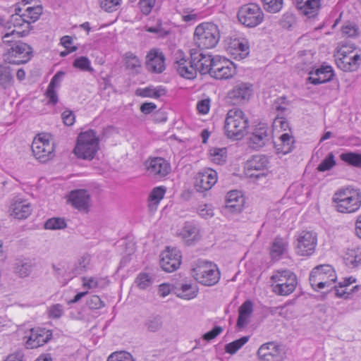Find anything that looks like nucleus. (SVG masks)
Returning a JSON list of instances; mask_svg holds the SVG:
<instances>
[{"instance_id":"16","label":"nucleus","mask_w":361,"mask_h":361,"mask_svg":"<svg viewBox=\"0 0 361 361\" xmlns=\"http://www.w3.org/2000/svg\"><path fill=\"white\" fill-rule=\"evenodd\" d=\"M200 226L195 221H186L180 229L177 231V235L187 245H194L202 238Z\"/></svg>"},{"instance_id":"24","label":"nucleus","mask_w":361,"mask_h":361,"mask_svg":"<svg viewBox=\"0 0 361 361\" xmlns=\"http://www.w3.org/2000/svg\"><path fill=\"white\" fill-rule=\"evenodd\" d=\"M253 93L252 85L249 82L237 83L228 93V97L236 103L248 101Z\"/></svg>"},{"instance_id":"37","label":"nucleus","mask_w":361,"mask_h":361,"mask_svg":"<svg viewBox=\"0 0 361 361\" xmlns=\"http://www.w3.org/2000/svg\"><path fill=\"white\" fill-rule=\"evenodd\" d=\"M109 283L106 278L102 277H83L82 286L87 289L104 288Z\"/></svg>"},{"instance_id":"54","label":"nucleus","mask_w":361,"mask_h":361,"mask_svg":"<svg viewBox=\"0 0 361 361\" xmlns=\"http://www.w3.org/2000/svg\"><path fill=\"white\" fill-rule=\"evenodd\" d=\"M336 165L334 155L332 152L328 154L324 159L317 166V170L320 172H324L330 170Z\"/></svg>"},{"instance_id":"59","label":"nucleus","mask_w":361,"mask_h":361,"mask_svg":"<svg viewBox=\"0 0 361 361\" xmlns=\"http://www.w3.org/2000/svg\"><path fill=\"white\" fill-rule=\"evenodd\" d=\"M165 94V90L163 88H156V89H150L145 88L142 91V94H141L142 97H149L158 98Z\"/></svg>"},{"instance_id":"60","label":"nucleus","mask_w":361,"mask_h":361,"mask_svg":"<svg viewBox=\"0 0 361 361\" xmlns=\"http://www.w3.org/2000/svg\"><path fill=\"white\" fill-rule=\"evenodd\" d=\"M156 0H140L139 6L144 15H148L154 6Z\"/></svg>"},{"instance_id":"25","label":"nucleus","mask_w":361,"mask_h":361,"mask_svg":"<svg viewBox=\"0 0 361 361\" xmlns=\"http://www.w3.org/2000/svg\"><path fill=\"white\" fill-rule=\"evenodd\" d=\"M11 215L18 219H27L32 212V207L30 202L20 198H15L9 209Z\"/></svg>"},{"instance_id":"63","label":"nucleus","mask_w":361,"mask_h":361,"mask_svg":"<svg viewBox=\"0 0 361 361\" xmlns=\"http://www.w3.org/2000/svg\"><path fill=\"white\" fill-rule=\"evenodd\" d=\"M45 95L48 99V104L54 106L58 102V95L55 91V87L48 86Z\"/></svg>"},{"instance_id":"41","label":"nucleus","mask_w":361,"mask_h":361,"mask_svg":"<svg viewBox=\"0 0 361 361\" xmlns=\"http://www.w3.org/2000/svg\"><path fill=\"white\" fill-rule=\"evenodd\" d=\"M144 324L148 331L157 332L162 328V317L159 315H151L145 321Z\"/></svg>"},{"instance_id":"19","label":"nucleus","mask_w":361,"mask_h":361,"mask_svg":"<svg viewBox=\"0 0 361 361\" xmlns=\"http://www.w3.org/2000/svg\"><path fill=\"white\" fill-rule=\"evenodd\" d=\"M259 361H281L283 352L281 345L274 342L262 344L257 350Z\"/></svg>"},{"instance_id":"2","label":"nucleus","mask_w":361,"mask_h":361,"mask_svg":"<svg viewBox=\"0 0 361 361\" xmlns=\"http://www.w3.org/2000/svg\"><path fill=\"white\" fill-rule=\"evenodd\" d=\"M333 202L338 212L355 213L361 207V190L350 185L341 188L334 194Z\"/></svg>"},{"instance_id":"12","label":"nucleus","mask_w":361,"mask_h":361,"mask_svg":"<svg viewBox=\"0 0 361 361\" xmlns=\"http://www.w3.org/2000/svg\"><path fill=\"white\" fill-rule=\"evenodd\" d=\"M317 237L315 233L302 231L295 240V252L300 256H310L315 250Z\"/></svg>"},{"instance_id":"64","label":"nucleus","mask_w":361,"mask_h":361,"mask_svg":"<svg viewBox=\"0 0 361 361\" xmlns=\"http://www.w3.org/2000/svg\"><path fill=\"white\" fill-rule=\"evenodd\" d=\"M16 272L21 277H25L31 272V266L28 263H23L15 267Z\"/></svg>"},{"instance_id":"57","label":"nucleus","mask_w":361,"mask_h":361,"mask_svg":"<svg viewBox=\"0 0 361 361\" xmlns=\"http://www.w3.org/2000/svg\"><path fill=\"white\" fill-rule=\"evenodd\" d=\"M355 50V46L353 44H343L338 50L337 58L348 57Z\"/></svg>"},{"instance_id":"29","label":"nucleus","mask_w":361,"mask_h":361,"mask_svg":"<svg viewBox=\"0 0 361 361\" xmlns=\"http://www.w3.org/2000/svg\"><path fill=\"white\" fill-rule=\"evenodd\" d=\"M336 64L343 71H355L361 64V55L358 53L345 58H337Z\"/></svg>"},{"instance_id":"15","label":"nucleus","mask_w":361,"mask_h":361,"mask_svg":"<svg viewBox=\"0 0 361 361\" xmlns=\"http://www.w3.org/2000/svg\"><path fill=\"white\" fill-rule=\"evenodd\" d=\"M181 257L180 252L178 249L166 247L160 255V266L166 272H172L180 267Z\"/></svg>"},{"instance_id":"13","label":"nucleus","mask_w":361,"mask_h":361,"mask_svg":"<svg viewBox=\"0 0 361 361\" xmlns=\"http://www.w3.org/2000/svg\"><path fill=\"white\" fill-rule=\"evenodd\" d=\"M174 68L178 73L186 79H194L197 76V67L192 61V57L187 58L182 51L176 54Z\"/></svg>"},{"instance_id":"23","label":"nucleus","mask_w":361,"mask_h":361,"mask_svg":"<svg viewBox=\"0 0 361 361\" xmlns=\"http://www.w3.org/2000/svg\"><path fill=\"white\" fill-rule=\"evenodd\" d=\"M164 61L165 58L162 52L157 49H152L146 56V68L149 72L161 73L165 70Z\"/></svg>"},{"instance_id":"31","label":"nucleus","mask_w":361,"mask_h":361,"mask_svg":"<svg viewBox=\"0 0 361 361\" xmlns=\"http://www.w3.org/2000/svg\"><path fill=\"white\" fill-rule=\"evenodd\" d=\"M297 7L308 18H313L317 15L320 7L319 0H296Z\"/></svg>"},{"instance_id":"48","label":"nucleus","mask_w":361,"mask_h":361,"mask_svg":"<svg viewBox=\"0 0 361 361\" xmlns=\"http://www.w3.org/2000/svg\"><path fill=\"white\" fill-rule=\"evenodd\" d=\"M344 262L348 267H357L361 263V252L358 250H349L344 257Z\"/></svg>"},{"instance_id":"26","label":"nucleus","mask_w":361,"mask_h":361,"mask_svg":"<svg viewBox=\"0 0 361 361\" xmlns=\"http://www.w3.org/2000/svg\"><path fill=\"white\" fill-rule=\"evenodd\" d=\"M173 292L180 298L190 300L197 297L198 288L191 283L180 282L173 286Z\"/></svg>"},{"instance_id":"27","label":"nucleus","mask_w":361,"mask_h":361,"mask_svg":"<svg viewBox=\"0 0 361 361\" xmlns=\"http://www.w3.org/2000/svg\"><path fill=\"white\" fill-rule=\"evenodd\" d=\"M308 80L313 85H319L330 81L333 76V69L329 66H322L310 73Z\"/></svg>"},{"instance_id":"5","label":"nucleus","mask_w":361,"mask_h":361,"mask_svg":"<svg viewBox=\"0 0 361 361\" xmlns=\"http://www.w3.org/2000/svg\"><path fill=\"white\" fill-rule=\"evenodd\" d=\"M220 39V30L213 23H202L198 25L194 32L195 44L200 49H212Z\"/></svg>"},{"instance_id":"1","label":"nucleus","mask_w":361,"mask_h":361,"mask_svg":"<svg viewBox=\"0 0 361 361\" xmlns=\"http://www.w3.org/2000/svg\"><path fill=\"white\" fill-rule=\"evenodd\" d=\"M25 32V31L21 32L13 30L11 32L3 35L2 40L4 43L8 44L10 47L4 54L6 62L19 65L25 63L30 60L32 53L31 47L21 41H14L13 39L14 36L19 38L23 36L22 33Z\"/></svg>"},{"instance_id":"14","label":"nucleus","mask_w":361,"mask_h":361,"mask_svg":"<svg viewBox=\"0 0 361 361\" xmlns=\"http://www.w3.org/2000/svg\"><path fill=\"white\" fill-rule=\"evenodd\" d=\"M190 54L197 72L202 74L210 73L217 60V56H214L209 53L195 49L190 50Z\"/></svg>"},{"instance_id":"33","label":"nucleus","mask_w":361,"mask_h":361,"mask_svg":"<svg viewBox=\"0 0 361 361\" xmlns=\"http://www.w3.org/2000/svg\"><path fill=\"white\" fill-rule=\"evenodd\" d=\"M14 82L13 70L6 63L0 65V86L4 89L11 87Z\"/></svg>"},{"instance_id":"39","label":"nucleus","mask_w":361,"mask_h":361,"mask_svg":"<svg viewBox=\"0 0 361 361\" xmlns=\"http://www.w3.org/2000/svg\"><path fill=\"white\" fill-rule=\"evenodd\" d=\"M209 158L216 164H223L227 159V149L226 147H212L209 151Z\"/></svg>"},{"instance_id":"20","label":"nucleus","mask_w":361,"mask_h":361,"mask_svg":"<svg viewBox=\"0 0 361 361\" xmlns=\"http://www.w3.org/2000/svg\"><path fill=\"white\" fill-rule=\"evenodd\" d=\"M217 181V173L212 169H204L195 176V188L197 191L203 192L210 190Z\"/></svg>"},{"instance_id":"45","label":"nucleus","mask_w":361,"mask_h":361,"mask_svg":"<svg viewBox=\"0 0 361 361\" xmlns=\"http://www.w3.org/2000/svg\"><path fill=\"white\" fill-rule=\"evenodd\" d=\"M125 64L127 69L134 73H138L141 68V61L139 58L131 52L125 54Z\"/></svg>"},{"instance_id":"50","label":"nucleus","mask_w":361,"mask_h":361,"mask_svg":"<svg viewBox=\"0 0 361 361\" xmlns=\"http://www.w3.org/2000/svg\"><path fill=\"white\" fill-rule=\"evenodd\" d=\"M66 227V223L65 219L60 217L49 219L44 224V228L49 230L63 229Z\"/></svg>"},{"instance_id":"32","label":"nucleus","mask_w":361,"mask_h":361,"mask_svg":"<svg viewBox=\"0 0 361 361\" xmlns=\"http://www.w3.org/2000/svg\"><path fill=\"white\" fill-rule=\"evenodd\" d=\"M252 312V303L247 300L243 303L239 308V314L237 321V326L239 328L245 327L249 322V317Z\"/></svg>"},{"instance_id":"10","label":"nucleus","mask_w":361,"mask_h":361,"mask_svg":"<svg viewBox=\"0 0 361 361\" xmlns=\"http://www.w3.org/2000/svg\"><path fill=\"white\" fill-rule=\"evenodd\" d=\"M239 22L245 27H255L264 20V13L256 4H247L242 6L238 11Z\"/></svg>"},{"instance_id":"46","label":"nucleus","mask_w":361,"mask_h":361,"mask_svg":"<svg viewBox=\"0 0 361 361\" xmlns=\"http://www.w3.org/2000/svg\"><path fill=\"white\" fill-rule=\"evenodd\" d=\"M90 262V257L89 255H85L82 256L71 269L72 275L77 276L85 271L87 269Z\"/></svg>"},{"instance_id":"17","label":"nucleus","mask_w":361,"mask_h":361,"mask_svg":"<svg viewBox=\"0 0 361 361\" xmlns=\"http://www.w3.org/2000/svg\"><path fill=\"white\" fill-rule=\"evenodd\" d=\"M235 66L232 61L217 56V60L209 74L216 79L226 80L235 74Z\"/></svg>"},{"instance_id":"49","label":"nucleus","mask_w":361,"mask_h":361,"mask_svg":"<svg viewBox=\"0 0 361 361\" xmlns=\"http://www.w3.org/2000/svg\"><path fill=\"white\" fill-rule=\"evenodd\" d=\"M73 66L82 71H87L90 73H92L94 71V68L91 66L90 59L86 56H80L76 58L73 61Z\"/></svg>"},{"instance_id":"56","label":"nucleus","mask_w":361,"mask_h":361,"mask_svg":"<svg viewBox=\"0 0 361 361\" xmlns=\"http://www.w3.org/2000/svg\"><path fill=\"white\" fill-rule=\"evenodd\" d=\"M63 307L61 304H54L47 309V315L50 319H59L63 314Z\"/></svg>"},{"instance_id":"62","label":"nucleus","mask_w":361,"mask_h":361,"mask_svg":"<svg viewBox=\"0 0 361 361\" xmlns=\"http://www.w3.org/2000/svg\"><path fill=\"white\" fill-rule=\"evenodd\" d=\"M87 305L90 308L95 310L100 309L104 305L103 301L96 295H93L88 298Z\"/></svg>"},{"instance_id":"53","label":"nucleus","mask_w":361,"mask_h":361,"mask_svg":"<svg viewBox=\"0 0 361 361\" xmlns=\"http://www.w3.org/2000/svg\"><path fill=\"white\" fill-rule=\"evenodd\" d=\"M153 282L152 278L147 273H140L135 279L136 286L142 290L149 287Z\"/></svg>"},{"instance_id":"4","label":"nucleus","mask_w":361,"mask_h":361,"mask_svg":"<svg viewBox=\"0 0 361 361\" xmlns=\"http://www.w3.org/2000/svg\"><path fill=\"white\" fill-rule=\"evenodd\" d=\"M99 140L94 130L82 132L78 137L73 152L79 159L92 160L99 150Z\"/></svg>"},{"instance_id":"36","label":"nucleus","mask_w":361,"mask_h":361,"mask_svg":"<svg viewBox=\"0 0 361 361\" xmlns=\"http://www.w3.org/2000/svg\"><path fill=\"white\" fill-rule=\"evenodd\" d=\"M269 164L268 158L265 155H255L247 162L249 170L264 171Z\"/></svg>"},{"instance_id":"30","label":"nucleus","mask_w":361,"mask_h":361,"mask_svg":"<svg viewBox=\"0 0 361 361\" xmlns=\"http://www.w3.org/2000/svg\"><path fill=\"white\" fill-rule=\"evenodd\" d=\"M288 241L287 238L276 237L270 248V256L272 259L279 260L288 252Z\"/></svg>"},{"instance_id":"34","label":"nucleus","mask_w":361,"mask_h":361,"mask_svg":"<svg viewBox=\"0 0 361 361\" xmlns=\"http://www.w3.org/2000/svg\"><path fill=\"white\" fill-rule=\"evenodd\" d=\"M165 193L166 188L164 186L156 187L151 191L148 197V207L150 211H155L157 209Z\"/></svg>"},{"instance_id":"28","label":"nucleus","mask_w":361,"mask_h":361,"mask_svg":"<svg viewBox=\"0 0 361 361\" xmlns=\"http://www.w3.org/2000/svg\"><path fill=\"white\" fill-rule=\"evenodd\" d=\"M244 198L240 192L233 190L228 192L226 199V209L232 213L242 211L244 205Z\"/></svg>"},{"instance_id":"55","label":"nucleus","mask_w":361,"mask_h":361,"mask_svg":"<svg viewBox=\"0 0 361 361\" xmlns=\"http://www.w3.org/2000/svg\"><path fill=\"white\" fill-rule=\"evenodd\" d=\"M107 361H135L133 355L126 351L115 352L107 358Z\"/></svg>"},{"instance_id":"58","label":"nucleus","mask_w":361,"mask_h":361,"mask_svg":"<svg viewBox=\"0 0 361 361\" xmlns=\"http://www.w3.org/2000/svg\"><path fill=\"white\" fill-rule=\"evenodd\" d=\"M197 212L201 217L206 219H210L214 215L213 207L209 204L200 205Z\"/></svg>"},{"instance_id":"11","label":"nucleus","mask_w":361,"mask_h":361,"mask_svg":"<svg viewBox=\"0 0 361 361\" xmlns=\"http://www.w3.org/2000/svg\"><path fill=\"white\" fill-rule=\"evenodd\" d=\"M273 142V130L264 123L257 124L248 138V145L254 149H259Z\"/></svg>"},{"instance_id":"7","label":"nucleus","mask_w":361,"mask_h":361,"mask_svg":"<svg viewBox=\"0 0 361 361\" xmlns=\"http://www.w3.org/2000/svg\"><path fill=\"white\" fill-rule=\"evenodd\" d=\"M192 277L200 283L212 286L220 279V271L215 264L198 260L191 270Z\"/></svg>"},{"instance_id":"21","label":"nucleus","mask_w":361,"mask_h":361,"mask_svg":"<svg viewBox=\"0 0 361 361\" xmlns=\"http://www.w3.org/2000/svg\"><path fill=\"white\" fill-rule=\"evenodd\" d=\"M52 337V332L44 328H34L30 330L25 345L27 348H36L47 343Z\"/></svg>"},{"instance_id":"51","label":"nucleus","mask_w":361,"mask_h":361,"mask_svg":"<svg viewBox=\"0 0 361 361\" xmlns=\"http://www.w3.org/2000/svg\"><path fill=\"white\" fill-rule=\"evenodd\" d=\"M54 273L58 278L71 277V269L66 263L53 264Z\"/></svg>"},{"instance_id":"61","label":"nucleus","mask_w":361,"mask_h":361,"mask_svg":"<svg viewBox=\"0 0 361 361\" xmlns=\"http://www.w3.org/2000/svg\"><path fill=\"white\" fill-rule=\"evenodd\" d=\"M342 35L345 37H355L357 35L358 30L355 25L348 23L344 25L341 28Z\"/></svg>"},{"instance_id":"22","label":"nucleus","mask_w":361,"mask_h":361,"mask_svg":"<svg viewBox=\"0 0 361 361\" xmlns=\"http://www.w3.org/2000/svg\"><path fill=\"white\" fill-rule=\"evenodd\" d=\"M68 202L78 210L87 212L90 207V195L86 190H75L69 193Z\"/></svg>"},{"instance_id":"43","label":"nucleus","mask_w":361,"mask_h":361,"mask_svg":"<svg viewBox=\"0 0 361 361\" xmlns=\"http://www.w3.org/2000/svg\"><path fill=\"white\" fill-rule=\"evenodd\" d=\"M355 281L356 279L353 276H349L343 279L342 281L338 282V286L335 285L334 286L336 296L338 298H342L346 297V294L349 295V293L346 291L347 287Z\"/></svg>"},{"instance_id":"18","label":"nucleus","mask_w":361,"mask_h":361,"mask_svg":"<svg viewBox=\"0 0 361 361\" xmlns=\"http://www.w3.org/2000/svg\"><path fill=\"white\" fill-rule=\"evenodd\" d=\"M147 172L149 176L160 179L166 176L171 170L170 163L162 157H154L146 162Z\"/></svg>"},{"instance_id":"3","label":"nucleus","mask_w":361,"mask_h":361,"mask_svg":"<svg viewBox=\"0 0 361 361\" xmlns=\"http://www.w3.org/2000/svg\"><path fill=\"white\" fill-rule=\"evenodd\" d=\"M248 124V118L241 109H230L225 120L224 129L226 136L234 140L241 139L245 134Z\"/></svg>"},{"instance_id":"42","label":"nucleus","mask_w":361,"mask_h":361,"mask_svg":"<svg viewBox=\"0 0 361 361\" xmlns=\"http://www.w3.org/2000/svg\"><path fill=\"white\" fill-rule=\"evenodd\" d=\"M42 13V8L40 6H28L25 8V12L22 14L27 24H30L38 20Z\"/></svg>"},{"instance_id":"6","label":"nucleus","mask_w":361,"mask_h":361,"mask_svg":"<svg viewBox=\"0 0 361 361\" xmlns=\"http://www.w3.org/2000/svg\"><path fill=\"white\" fill-rule=\"evenodd\" d=\"M271 288L278 295L287 296L292 293L298 284L296 275L289 269L275 271L271 277Z\"/></svg>"},{"instance_id":"44","label":"nucleus","mask_w":361,"mask_h":361,"mask_svg":"<svg viewBox=\"0 0 361 361\" xmlns=\"http://www.w3.org/2000/svg\"><path fill=\"white\" fill-rule=\"evenodd\" d=\"M340 159L348 165L361 168V154L353 152L341 154Z\"/></svg>"},{"instance_id":"38","label":"nucleus","mask_w":361,"mask_h":361,"mask_svg":"<svg viewBox=\"0 0 361 361\" xmlns=\"http://www.w3.org/2000/svg\"><path fill=\"white\" fill-rule=\"evenodd\" d=\"M231 48L239 55L240 59L245 58L250 52L249 43L245 39H235L231 42Z\"/></svg>"},{"instance_id":"47","label":"nucleus","mask_w":361,"mask_h":361,"mask_svg":"<svg viewBox=\"0 0 361 361\" xmlns=\"http://www.w3.org/2000/svg\"><path fill=\"white\" fill-rule=\"evenodd\" d=\"M250 336H245L235 340L225 345L226 353L233 355L237 353L245 343L248 342Z\"/></svg>"},{"instance_id":"35","label":"nucleus","mask_w":361,"mask_h":361,"mask_svg":"<svg viewBox=\"0 0 361 361\" xmlns=\"http://www.w3.org/2000/svg\"><path fill=\"white\" fill-rule=\"evenodd\" d=\"M279 140V144L274 143L277 152L283 154L290 152L294 144L293 137L288 133H283L280 136Z\"/></svg>"},{"instance_id":"40","label":"nucleus","mask_w":361,"mask_h":361,"mask_svg":"<svg viewBox=\"0 0 361 361\" xmlns=\"http://www.w3.org/2000/svg\"><path fill=\"white\" fill-rule=\"evenodd\" d=\"M289 102L286 97L277 98L272 104V109L276 112V116H286L290 113Z\"/></svg>"},{"instance_id":"9","label":"nucleus","mask_w":361,"mask_h":361,"mask_svg":"<svg viewBox=\"0 0 361 361\" xmlns=\"http://www.w3.org/2000/svg\"><path fill=\"white\" fill-rule=\"evenodd\" d=\"M32 151L39 161L44 163L54 157V144L49 134H39L32 144Z\"/></svg>"},{"instance_id":"52","label":"nucleus","mask_w":361,"mask_h":361,"mask_svg":"<svg viewBox=\"0 0 361 361\" xmlns=\"http://www.w3.org/2000/svg\"><path fill=\"white\" fill-rule=\"evenodd\" d=\"M264 8L269 13L279 12L283 7V0H262Z\"/></svg>"},{"instance_id":"8","label":"nucleus","mask_w":361,"mask_h":361,"mask_svg":"<svg viewBox=\"0 0 361 361\" xmlns=\"http://www.w3.org/2000/svg\"><path fill=\"white\" fill-rule=\"evenodd\" d=\"M337 279L334 269L330 264H321L314 267L310 275L312 287L319 290L324 288H332Z\"/></svg>"}]
</instances>
